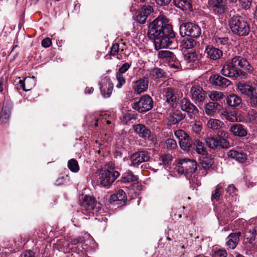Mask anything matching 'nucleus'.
Wrapping results in <instances>:
<instances>
[{
    "instance_id": "nucleus-26",
    "label": "nucleus",
    "mask_w": 257,
    "mask_h": 257,
    "mask_svg": "<svg viewBox=\"0 0 257 257\" xmlns=\"http://www.w3.org/2000/svg\"><path fill=\"white\" fill-rule=\"evenodd\" d=\"M158 57L159 59L168 61H174L176 58L175 54L168 50L159 51Z\"/></svg>"
},
{
    "instance_id": "nucleus-15",
    "label": "nucleus",
    "mask_w": 257,
    "mask_h": 257,
    "mask_svg": "<svg viewBox=\"0 0 257 257\" xmlns=\"http://www.w3.org/2000/svg\"><path fill=\"white\" fill-rule=\"evenodd\" d=\"M240 235V232L230 233L226 238V245L230 249H234L239 242Z\"/></svg>"
},
{
    "instance_id": "nucleus-48",
    "label": "nucleus",
    "mask_w": 257,
    "mask_h": 257,
    "mask_svg": "<svg viewBox=\"0 0 257 257\" xmlns=\"http://www.w3.org/2000/svg\"><path fill=\"white\" fill-rule=\"evenodd\" d=\"M202 129V125L201 122L198 121L193 125V130L196 134H199Z\"/></svg>"
},
{
    "instance_id": "nucleus-50",
    "label": "nucleus",
    "mask_w": 257,
    "mask_h": 257,
    "mask_svg": "<svg viewBox=\"0 0 257 257\" xmlns=\"http://www.w3.org/2000/svg\"><path fill=\"white\" fill-rule=\"evenodd\" d=\"M131 66V64L127 62L124 63L122 65V66L119 68L118 70V73L120 74H123L125 73Z\"/></svg>"
},
{
    "instance_id": "nucleus-29",
    "label": "nucleus",
    "mask_w": 257,
    "mask_h": 257,
    "mask_svg": "<svg viewBox=\"0 0 257 257\" xmlns=\"http://www.w3.org/2000/svg\"><path fill=\"white\" fill-rule=\"evenodd\" d=\"M213 43L219 47L228 44V38L227 37L222 36L219 34L215 35L212 38Z\"/></svg>"
},
{
    "instance_id": "nucleus-38",
    "label": "nucleus",
    "mask_w": 257,
    "mask_h": 257,
    "mask_svg": "<svg viewBox=\"0 0 257 257\" xmlns=\"http://www.w3.org/2000/svg\"><path fill=\"white\" fill-rule=\"evenodd\" d=\"M195 145H196V150L198 154L202 155L203 156L206 155L207 154L206 149L204 148L203 143L197 140H196Z\"/></svg>"
},
{
    "instance_id": "nucleus-64",
    "label": "nucleus",
    "mask_w": 257,
    "mask_h": 257,
    "mask_svg": "<svg viewBox=\"0 0 257 257\" xmlns=\"http://www.w3.org/2000/svg\"><path fill=\"white\" fill-rule=\"evenodd\" d=\"M4 87V82L2 80L0 81V92H3Z\"/></svg>"
},
{
    "instance_id": "nucleus-9",
    "label": "nucleus",
    "mask_w": 257,
    "mask_h": 257,
    "mask_svg": "<svg viewBox=\"0 0 257 257\" xmlns=\"http://www.w3.org/2000/svg\"><path fill=\"white\" fill-rule=\"evenodd\" d=\"M180 107L182 110L187 113L190 118H195L198 113L197 107L187 98H184L181 100Z\"/></svg>"
},
{
    "instance_id": "nucleus-49",
    "label": "nucleus",
    "mask_w": 257,
    "mask_h": 257,
    "mask_svg": "<svg viewBox=\"0 0 257 257\" xmlns=\"http://www.w3.org/2000/svg\"><path fill=\"white\" fill-rule=\"evenodd\" d=\"M118 198V201H124L126 199V194L124 191L121 189L118 190L115 193Z\"/></svg>"
},
{
    "instance_id": "nucleus-30",
    "label": "nucleus",
    "mask_w": 257,
    "mask_h": 257,
    "mask_svg": "<svg viewBox=\"0 0 257 257\" xmlns=\"http://www.w3.org/2000/svg\"><path fill=\"white\" fill-rule=\"evenodd\" d=\"M208 128L212 130H218L224 126V123L219 119L210 118L207 123Z\"/></svg>"
},
{
    "instance_id": "nucleus-11",
    "label": "nucleus",
    "mask_w": 257,
    "mask_h": 257,
    "mask_svg": "<svg viewBox=\"0 0 257 257\" xmlns=\"http://www.w3.org/2000/svg\"><path fill=\"white\" fill-rule=\"evenodd\" d=\"M163 94L167 103L172 107H175L177 104L178 96L174 89L171 87L164 89Z\"/></svg>"
},
{
    "instance_id": "nucleus-58",
    "label": "nucleus",
    "mask_w": 257,
    "mask_h": 257,
    "mask_svg": "<svg viewBox=\"0 0 257 257\" xmlns=\"http://www.w3.org/2000/svg\"><path fill=\"white\" fill-rule=\"evenodd\" d=\"M236 190V189L233 184L229 185L226 189L227 192L229 194H231L235 192Z\"/></svg>"
},
{
    "instance_id": "nucleus-25",
    "label": "nucleus",
    "mask_w": 257,
    "mask_h": 257,
    "mask_svg": "<svg viewBox=\"0 0 257 257\" xmlns=\"http://www.w3.org/2000/svg\"><path fill=\"white\" fill-rule=\"evenodd\" d=\"M219 108L220 105L218 103L210 102L205 105V111L208 115L213 116L219 109Z\"/></svg>"
},
{
    "instance_id": "nucleus-3",
    "label": "nucleus",
    "mask_w": 257,
    "mask_h": 257,
    "mask_svg": "<svg viewBox=\"0 0 257 257\" xmlns=\"http://www.w3.org/2000/svg\"><path fill=\"white\" fill-rule=\"evenodd\" d=\"M114 169L113 162H106L100 175V183L102 186L109 187L119 176V173L114 171Z\"/></svg>"
},
{
    "instance_id": "nucleus-6",
    "label": "nucleus",
    "mask_w": 257,
    "mask_h": 257,
    "mask_svg": "<svg viewBox=\"0 0 257 257\" xmlns=\"http://www.w3.org/2000/svg\"><path fill=\"white\" fill-rule=\"evenodd\" d=\"M153 106V101L152 98L148 95H145L141 96L138 101L134 103L132 107L139 112L143 113L151 109Z\"/></svg>"
},
{
    "instance_id": "nucleus-52",
    "label": "nucleus",
    "mask_w": 257,
    "mask_h": 257,
    "mask_svg": "<svg viewBox=\"0 0 257 257\" xmlns=\"http://www.w3.org/2000/svg\"><path fill=\"white\" fill-rule=\"evenodd\" d=\"M119 45L117 43L113 44L110 50V55L115 56L118 54Z\"/></svg>"
},
{
    "instance_id": "nucleus-21",
    "label": "nucleus",
    "mask_w": 257,
    "mask_h": 257,
    "mask_svg": "<svg viewBox=\"0 0 257 257\" xmlns=\"http://www.w3.org/2000/svg\"><path fill=\"white\" fill-rule=\"evenodd\" d=\"M230 131L235 136L244 137L247 135V131L244 126L239 123L232 125L230 127Z\"/></svg>"
},
{
    "instance_id": "nucleus-37",
    "label": "nucleus",
    "mask_w": 257,
    "mask_h": 257,
    "mask_svg": "<svg viewBox=\"0 0 257 257\" xmlns=\"http://www.w3.org/2000/svg\"><path fill=\"white\" fill-rule=\"evenodd\" d=\"M184 59L187 63L194 62L198 60V55L195 52H189L184 55Z\"/></svg>"
},
{
    "instance_id": "nucleus-8",
    "label": "nucleus",
    "mask_w": 257,
    "mask_h": 257,
    "mask_svg": "<svg viewBox=\"0 0 257 257\" xmlns=\"http://www.w3.org/2000/svg\"><path fill=\"white\" fill-rule=\"evenodd\" d=\"M175 135L178 139L181 148L187 152L189 151L192 145V141L190 136L182 130L176 131Z\"/></svg>"
},
{
    "instance_id": "nucleus-14",
    "label": "nucleus",
    "mask_w": 257,
    "mask_h": 257,
    "mask_svg": "<svg viewBox=\"0 0 257 257\" xmlns=\"http://www.w3.org/2000/svg\"><path fill=\"white\" fill-rule=\"evenodd\" d=\"M149 85L148 78L143 77L134 83L133 88L138 94L146 91Z\"/></svg>"
},
{
    "instance_id": "nucleus-36",
    "label": "nucleus",
    "mask_w": 257,
    "mask_h": 257,
    "mask_svg": "<svg viewBox=\"0 0 257 257\" xmlns=\"http://www.w3.org/2000/svg\"><path fill=\"white\" fill-rule=\"evenodd\" d=\"M10 115V112L6 108L2 109L0 113V123L4 124L8 121Z\"/></svg>"
},
{
    "instance_id": "nucleus-28",
    "label": "nucleus",
    "mask_w": 257,
    "mask_h": 257,
    "mask_svg": "<svg viewBox=\"0 0 257 257\" xmlns=\"http://www.w3.org/2000/svg\"><path fill=\"white\" fill-rule=\"evenodd\" d=\"M228 157L236 161H242L247 159V156L245 154L235 150H230L227 154Z\"/></svg>"
},
{
    "instance_id": "nucleus-61",
    "label": "nucleus",
    "mask_w": 257,
    "mask_h": 257,
    "mask_svg": "<svg viewBox=\"0 0 257 257\" xmlns=\"http://www.w3.org/2000/svg\"><path fill=\"white\" fill-rule=\"evenodd\" d=\"M143 162H132L131 164L130 165V166H134L137 168H139L141 163Z\"/></svg>"
},
{
    "instance_id": "nucleus-40",
    "label": "nucleus",
    "mask_w": 257,
    "mask_h": 257,
    "mask_svg": "<svg viewBox=\"0 0 257 257\" xmlns=\"http://www.w3.org/2000/svg\"><path fill=\"white\" fill-rule=\"evenodd\" d=\"M222 189V186L220 184L217 185L216 188L214 191L212 192L211 195V200L212 201L215 200L218 201L220 199V196L221 194L220 190Z\"/></svg>"
},
{
    "instance_id": "nucleus-24",
    "label": "nucleus",
    "mask_w": 257,
    "mask_h": 257,
    "mask_svg": "<svg viewBox=\"0 0 257 257\" xmlns=\"http://www.w3.org/2000/svg\"><path fill=\"white\" fill-rule=\"evenodd\" d=\"M131 159L132 161H149L151 155L147 151H141L134 153Z\"/></svg>"
},
{
    "instance_id": "nucleus-10",
    "label": "nucleus",
    "mask_w": 257,
    "mask_h": 257,
    "mask_svg": "<svg viewBox=\"0 0 257 257\" xmlns=\"http://www.w3.org/2000/svg\"><path fill=\"white\" fill-rule=\"evenodd\" d=\"M190 96L196 103L202 102L206 97V92L199 85H193L190 89Z\"/></svg>"
},
{
    "instance_id": "nucleus-62",
    "label": "nucleus",
    "mask_w": 257,
    "mask_h": 257,
    "mask_svg": "<svg viewBox=\"0 0 257 257\" xmlns=\"http://www.w3.org/2000/svg\"><path fill=\"white\" fill-rule=\"evenodd\" d=\"M93 91L92 87H86L85 90V93L91 94Z\"/></svg>"
},
{
    "instance_id": "nucleus-44",
    "label": "nucleus",
    "mask_w": 257,
    "mask_h": 257,
    "mask_svg": "<svg viewBox=\"0 0 257 257\" xmlns=\"http://www.w3.org/2000/svg\"><path fill=\"white\" fill-rule=\"evenodd\" d=\"M249 102L250 105L253 107L257 108V92L255 90L252 94L249 96Z\"/></svg>"
},
{
    "instance_id": "nucleus-45",
    "label": "nucleus",
    "mask_w": 257,
    "mask_h": 257,
    "mask_svg": "<svg viewBox=\"0 0 257 257\" xmlns=\"http://www.w3.org/2000/svg\"><path fill=\"white\" fill-rule=\"evenodd\" d=\"M68 167L73 172L76 173L79 170L78 162H68Z\"/></svg>"
},
{
    "instance_id": "nucleus-46",
    "label": "nucleus",
    "mask_w": 257,
    "mask_h": 257,
    "mask_svg": "<svg viewBox=\"0 0 257 257\" xmlns=\"http://www.w3.org/2000/svg\"><path fill=\"white\" fill-rule=\"evenodd\" d=\"M116 80L118 82L116 84V87L119 88H120L125 82V79L122 76V74H120L119 73H117L116 75Z\"/></svg>"
},
{
    "instance_id": "nucleus-31",
    "label": "nucleus",
    "mask_w": 257,
    "mask_h": 257,
    "mask_svg": "<svg viewBox=\"0 0 257 257\" xmlns=\"http://www.w3.org/2000/svg\"><path fill=\"white\" fill-rule=\"evenodd\" d=\"M238 88L241 93L248 96L255 90L250 85L244 83H239L238 85Z\"/></svg>"
},
{
    "instance_id": "nucleus-13",
    "label": "nucleus",
    "mask_w": 257,
    "mask_h": 257,
    "mask_svg": "<svg viewBox=\"0 0 257 257\" xmlns=\"http://www.w3.org/2000/svg\"><path fill=\"white\" fill-rule=\"evenodd\" d=\"M153 11L152 7L144 6L137 16V21L140 24H144L148 16L153 13Z\"/></svg>"
},
{
    "instance_id": "nucleus-63",
    "label": "nucleus",
    "mask_w": 257,
    "mask_h": 257,
    "mask_svg": "<svg viewBox=\"0 0 257 257\" xmlns=\"http://www.w3.org/2000/svg\"><path fill=\"white\" fill-rule=\"evenodd\" d=\"M111 200L114 202L116 201H118V198H117V196L115 194H114L111 196Z\"/></svg>"
},
{
    "instance_id": "nucleus-1",
    "label": "nucleus",
    "mask_w": 257,
    "mask_h": 257,
    "mask_svg": "<svg viewBox=\"0 0 257 257\" xmlns=\"http://www.w3.org/2000/svg\"><path fill=\"white\" fill-rule=\"evenodd\" d=\"M168 19L160 15L151 22L148 26L147 35L154 41L155 49L169 47L176 42L175 34Z\"/></svg>"
},
{
    "instance_id": "nucleus-2",
    "label": "nucleus",
    "mask_w": 257,
    "mask_h": 257,
    "mask_svg": "<svg viewBox=\"0 0 257 257\" xmlns=\"http://www.w3.org/2000/svg\"><path fill=\"white\" fill-rule=\"evenodd\" d=\"M237 66H239L249 73H251L253 70L252 67L246 59L241 56H236L225 63L223 66L220 73L223 75L233 79H236L238 77L241 78L244 77L245 73L237 68Z\"/></svg>"
},
{
    "instance_id": "nucleus-19",
    "label": "nucleus",
    "mask_w": 257,
    "mask_h": 257,
    "mask_svg": "<svg viewBox=\"0 0 257 257\" xmlns=\"http://www.w3.org/2000/svg\"><path fill=\"white\" fill-rule=\"evenodd\" d=\"M100 90L103 97L105 98L109 97L113 90V84L109 80L107 79L105 80V82H102Z\"/></svg>"
},
{
    "instance_id": "nucleus-23",
    "label": "nucleus",
    "mask_w": 257,
    "mask_h": 257,
    "mask_svg": "<svg viewBox=\"0 0 257 257\" xmlns=\"http://www.w3.org/2000/svg\"><path fill=\"white\" fill-rule=\"evenodd\" d=\"M222 118L230 122H239L241 120V118L238 115L237 112L235 111H224L222 113Z\"/></svg>"
},
{
    "instance_id": "nucleus-39",
    "label": "nucleus",
    "mask_w": 257,
    "mask_h": 257,
    "mask_svg": "<svg viewBox=\"0 0 257 257\" xmlns=\"http://www.w3.org/2000/svg\"><path fill=\"white\" fill-rule=\"evenodd\" d=\"M196 45V41L191 38L184 39L182 41V46L183 48L191 49Z\"/></svg>"
},
{
    "instance_id": "nucleus-47",
    "label": "nucleus",
    "mask_w": 257,
    "mask_h": 257,
    "mask_svg": "<svg viewBox=\"0 0 257 257\" xmlns=\"http://www.w3.org/2000/svg\"><path fill=\"white\" fill-rule=\"evenodd\" d=\"M167 148L168 149H174L177 147V143L175 140L172 139H168L166 141Z\"/></svg>"
},
{
    "instance_id": "nucleus-17",
    "label": "nucleus",
    "mask_w": 257,
    "mask_h": 257,
    "mask_svg": "<svg viewBox=\"0 0 257 257\" xmlns=\"http://www.w3.org/2000/svg\"><path fill=\"white\" fill-rule=\"evenodd\" d=\"M225 0H213L211 9L217 15H221L225 12Z\"/></svg>"
},
{
    "instance_id": "nucleus-22",
    "label": "nucleus",
    "mask_w": 257,
    "mask_h": 257,
    "mask_svg": "<svg viewBox=\"0 0 257 257\" xmlns=\"http://www.w3.org/2000/svg\"><path fill=\"white\" fill-rule=\"evenodd\" d=\"M207 57L213 60L219 59L222 55V52L220 49L213 47L208 46L205 50Z\"/></svg>"
},
{
    "instance_id": "nucleus-20",
    "label": "nucleus",
    "mask_w": 257,
    "mask_h": 257,
    "mask_svg": "<svg viewBox=\"0 0 257 257\" xmlns=\"http://www.w3.org/2000/svg\"><path fill=\"white\" fill-rule=\"evenodd\" d=\"M19 83L24 91H28L31 90L35 85L36 81L34 77H26L24 81L20 80Z\"/></svg>"
},
{
    "instance_id": "nucleus-53",
    "label": "nucleus",
    "mask_w": 257,
    "mask_h": 257,
    "mask_svg": "<svg viewBox=\"0 0 257 257\" xmlns=\"http://www.w3.org/2000/svg\"><path fill=\"white\" fill-rule=\"evenodd\" d=\"M242 7L245 9H248L251 4L252 0H238Z\"/></svg>"
},
{
    "instance_id": "nucleus-60",
    "label": "nucleus",
    "mask_w": 257,
    "mask_h": 257,
    "mask_svg": "<svg viewBox=\"0 0 257 257\" xmlns=\"http://www.w3.org/2000/svg\"><path fill=\"white\" fill-rule=\"evenodd\" d=\"M21 257H34V256L33 255V252L29 250L24 252L22 254Z\"/></svg>"
},
{
    "instance_id": "nucleus-32",
    "label": "nucleus",
    "mask_w": 257,
    "mask_h": 257,
    "mask_svg": "<svg viewBox=\"0 0 257 257\" xmlns=\"http://www.w3.org/2000/svg\"><path fill=\"white\" fill-rule=\"evenodd\" d=\"M185 117V115L181 111L177 110L170 114L169 119L170 122L175 124L183 119Z\"/></svg>"
},
{
    "instance_id": "nucleus-27",
    "label": "nucleus",
    "mask_w": 257,
    "mask_h": 257,
    "mask_svg": "<svg viewBox=\"0 0 257 257\" xmlns=\"http://www.w3.org/2000/svg\"><path fill=\"white\" fill-rule=\"evenodd\" d=\"M227 103L231 107H237L241 104V98L238 95L233 94L228 95L226 98Z\"/></svg>"
},
{
    "instance_id": "nucleus-59",
    "label": "nucleus",
    "mask_w": 257,
    "mask_h": 257,
    "mask_svg": "<svg viewBox=\"0 0 257 257\" xmlns=\"http://www.w3.org/2000/svg\"><path fill=\"white\" fill-rule=\"evenodd\" d=\"M162 161H171L173 159V157L170 154H165L163 155L161 157Z\"/></svg>"
},
{
    "instance_id": "nucleus-16",
    "label": "nucleus",
    "mask_w": 257,
    "mask_h": 257,
    "mask_svg": "<svg viewBox=\"0 0 257 257\" xmlns=\"http://www.w3.org/2000/svg\"><path fill=\"white\" fill-rule=\"evenodd\" d=\"M135 132L139 135V136L145 140L148 139L151 136V131L147 128L144 125L138 124L134 125Z\"/></svg>"
},
{
    "instance_id": "nucleus-5",
    "label": "nucleus",
    "mask_w": 257,
    "mask_h": 257,
    "mask_svg": "<svg viewBox=\"0 0 257 257\" xmlns=\"http://www.w3.org/2000/svg\"><path fill=\"white\" fill-rule=\"evenodd\" d=\"M180 33L182 37L185 36L192 38H199L201 34L200 27L195 23L187 22L182 24L180 26Z\"/></svg>"
},
{
    "instance_id": "nucleus-51",
    "label": "nucleus",
    "mask_w": 257,
    "mask_h": 257,
    "mask_svg": "<svg viewBox=\"0 0 257 257\" xmlns=\"http://www.w3.org/2000/svg\"><path fill=\"white\" fill-rule=\"evenodd\" d=\"M214 254L217 257H227V253L225 249H218L215 251Z\"/></svg>"
},
{
    "instance_id": "nucleus-43",
    "label": "nucleus",
    "mask_w": 257,
    "mask_h": 257,
    "mask_svg": "<svg viewBox=\"0 0 257 257\" xmlns=\"http://www.w3.org/2000/svg\"><path fill=\"white\" fill-rule=\"evenodd\" d=\"M217 147H221V148L225 149L228 148L229 147V143L228 141L223 138H217Z\"/></svg>"
},
{
    "instance_id": "nucleus-35",
    "label": "nucleus",
    "mask_w": 257,
    "mask_h": 257,
    "mask_svg": "<svg viewBox=\"0 0 257 257\" xmlns=\"http://www.w3.org/2000/svg\"><path fill=\"white\" fill-rule=\"evenodd\" d=\"M138 180V176L134 175L131 172L124 173L121 178V181L123 183L134 182Z\"/></svg>"
},
{
    "instance_id": "nucleus-56",
    "label": "nucleus",
    "mask_w": 257,
    "mask_h": 257,
    "mask_svg": "<svg viewBox=\"0 0 257 257\" xmlns=\"http://www.w3.org/2000/svg\"><path fill=\"white\" fill-rule=\"evenodd\" d=\"M218 138H223L226 139L228 137L229 134L223 130H220L217 133Z\"/></svg>"
},
{
    "instance_id": "nucleus-18",
    "label": "nucleus",
    "mask_w": 257,
    "mask_h": 257,
    "mask_svg": "<svg viewBox=\"0 0 257 257\" xmlns=\"http://www.w3.org/2000/svg\"><path fill=\"white\" fill-rule=\"evenodd\" d=\"M172 3L176 8L183 11H191L192 10L191 0H173Z\"/></svg>"
},
{
    "instance_id": "nucleus-33",
    "label": "nucleus",
    "mask_w": 257,
    "mask_h": 257,
    "mask_svg": "<svg viewBox=\"0 0 257 257\" xmlns=\"http://www.w3.org/2000/svg\"><path fill=\"white\" fill-rule=\"evenodd\" d=\"M257 235V226L253 228L247 229L245 233V238L248 240V242L251 243L254 240Z\"/></svg>"
},
{
    "instance_id": "nucleus-34",
    "label": "nucleus",
    "mask_w": 257,
    "mask_h": 257,
    "mask_svg": "<svg viewBox=\"0 0 257 257\" xmlns=\"http://www.w3.org/2000/svg\"><path fill=\"white\" fill-rule=\"evenodd\" d=\"M165 74L164 71L159 68H154L150 72L151 77L154 79L163 77L165 76Z\"/></svg>"
},
{
    "instance_id": "nucleus-42",
    "label": "nucleus",
    "mask_w": 257,
    "mask_h": 257,
    "mask_svg": "<svg viewBox=\"0 0 257 257\" xmlns=\"http://www.w3.org/2000/svg\"><path fill=\"white\" fill-rule=\"evenodd\" d=\"M206 145L210 148L214 149L217 147V138L214 137L207 138L205 140Z\"/></svg>"
},
{
    "instance_id": "nucleus-12",
    "label": "nucleus",
    "mask_w": 257,
    "mask_h": 257,
    "mask_svg": "<svg viewBox=\"0 0 257 257\" xmlns=\"http://www.w3.org/2000/svg\"><path fill=\"white\" fill-rule=\"evenodd\" d=\"M209 81L212 85L218 86L223 88L228 87L231 84V81L229 80L218 74L210 76Z\"/></svg>"
},
{
    "instance_id": "nucleus-54",
    "label": "nucleus",
    "mask_w": 257,
    "mask_h": 257,
    "mask_svg": "<svg viewBox=\"0 0 257 257\" xmlns=\"http://www.w3.org/2000/svg\"><path fill=\"white\" fill-rule=\"evenodd\" d=\"M212 162H200L199 164L198 165V167L199 168V169L203 168V169H207L208 168H209L210 166L212 165Z\"/></svg>"
},
{
    "instance_id": "nucleus-4",
    "label": "nucleus",
    "mask_w": 257,
    "mask_h": 257,
    "mask_svg": "<svg viewBox=\"0 0 257 257\" xmlns=\"http://www.w3.org/2000/svg\"><path fill=\"white\" fill-rule=\"evenodd\" d=\"M229 24L232 32L240 36H247L250 31V27L244 18L238 15L232 16Z\"/></svg>"
},
{
    "instance_id": "nucleus-57",
    "label": "nucleus",
    "mask_w": 257,
    "mask_h": 257,
    "mask_svg": "<svg viewBox=\"0 0 257 257\" xmlns=\"http://www.w3.org/2000/svg\"><path fill=\"white\" fill-rule=\"evenodd\" d=\"M156 3L162 6H167L170 4L171 0H156Z\"/></svg>"
},
{
    "instance_id": "nucleus-7",
    "label": "nucleus",
    "mask_w": 257,
    "mask_h": 257,
    "mask_svg": "<svg viewBox=\"0 0 257 257\" xmlns=\"http://www.w3.org/2000/svg\"><path fill=\"white\" fill-rule=\"evenodd\" d=\"M96 201L90 196H85L81 202L82 211L83 214H97L98 212ZM99 207H98V208Z\"/></svg>"
},
{
    "instance_id": "nucleus-55",
    "label": "nucleus",
    "mask_w": 257,
    "mask_h": 257,
    "mask_svg": "<svg viewBox=\"0 0 257 257\" xmlns=\"http://www.w3.org/2000/svg\"><path fill=\"white\" fill-rule=\"evenodd\" d=\"M41 44L43 47L48 48L52 44L51 40L49 38H46L42 41Z\"/></svg>"
},
{
    "instance_id": "nucleus-41",
    "label": "nucleus",
    "mask_w": 257,
    "mask_h": 257,
    "mask_svg": "<svg viewBox=\"0 0 257 257\" xmlns=\"http://www.w3.org/2000/svg\"><path fill=\"white\" fill-rule=\"evenodd\" d=\"M209 97L213 101H218L223 97V94L221 92L213 91L210 92Z\"/></svg>"
}]
</instances>
